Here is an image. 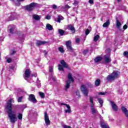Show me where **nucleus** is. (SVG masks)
<instances>
[{"instance_id": "f257e3e1", "label": "nucleus", "mask_w": 128, "mask_h": 128, "mask_svg": "<svg viewBox=\"0 0 128 128\" xmlns=\"http://www.w3.org/2000/svg\"><path fill=\"white\" fill-rule=\"evenodd\" d=\"M12 102H14V99L12 98H11L8 102L6 108L10 121L12 124H14L18 120V118H16V112L12 110Z\"/></svg>"}, {"instance_id": "f03ea898", "label": "nucleus", "mask_w": 128, "mask_h": 128, "mask_svg": "<svg viewBox=\"0 0 128 128\" xmlns=\"http://www.w3.org/2000/svg\"><path fill=\"white\" fill-rule=\"evenodd\" d=\"M118 76H120V72L118 71H114L112 74L107 76L106 79L108 82H110L112 80H114Z\"/></svg>"}, {"instance_id": "7ed1b4c3", "label": "nucleus", "mask_w": 128, "mask_h": 128, "mask_svg": "<svg viewBox=\"0 0 128 128\" xmlns=\"http://www.w3.org/2000/svg\"><path fill=\"white\" fill-rule=\"evenodd\" d=\"M88 86H89V88H92V84H89V86L88 85V84H86V86L82 85L80 88L81 91L82 92V94L86 96H87L88 94V89L86 88Z\"/></svg>"}, {"instance_id": "20e7f679", "label": "nucleus", "mask_w": 128, "mask_h": 128, "mask_svg": "<svg viewBox=\"0 0 128 128\" xmlns=\"http://www.w3.org/2000/svg\"><path fill=\"white\" fill-rule=\"evenodd\" d=\"M90 108H91V112H92V114H98V110L94 108V98L93 97H90Z\"/></svg>"}, {"instance_id": "39448f33", "label": "nucleus", "mask_w": 128, "mask_h": 128, "mask_svg": "<svg viewBox=\"0 0 128 128\" xmlns=\"http://www.w3.org/2000/svg\"><path fill=\"white\" fill-rule=\"evenodd\" d=\"M60 63L62 65L59 64L58 66V70H60V72H62V71L64 72V68H68V64H66V62H64V60H61L60 62Z\"/></svg>"}, {"instance_id": "423d86ee", "label": "nucleus", "mask_w": 128, "mask_h": 128, "mask_svg": "<svg viewBox=\"0 0 128 128\" xmlns=\"http://www.w3.org/2000/svg\"><path fill=\"white\" fill-rule=\"evenodd\" d=\"M74 78H72V74L69 73L68 74V80L66 82V86L65 90H66L68 88H70V84H72V82H74Z\"/></svg>"}, {"instance_id": "0eeeda50", "label": "nucleus", "mask_w": 128, "mask_h": 128, "mask_svg": "<svg viewBox=\"0 0 128 128\" xmlns=\"http://www.w3.org/2000/svg\"><path fill=\"white\" fill-rule=\"evenodd\" d=\"M104 64H110L112 62V58H110V54H106L104 56Z\"/></svg>"}, {"instance_id": "6e6552de", "label": "nucleus", "mask_w": 128, "mask_h": 128, "mask_svg": "<svg viewBox=\"0 0 128 128\" xmlns=\"http://www.w3.org/2000/svg\"><path fill=\"white\" fill-rule=\"evenodd\" d=\"M66 46L67 48V49L69 52H74V50L72 48V42L68 40L66 42Z\"/></svg>"}, {"instance_id": "1a4fd4ad", "label": "nucleus", "mask_w": 128, "mask_h": 128, "mask_svg": "<svg viewBox=\"0 0 128 128\" xmlns=\"http://www.w3.org/2000/svg\"><path fill=\"white\" fill-rule=\"evenodd\" d=\"M36 3H31L30 4L25 6V8L26 10L30 12L32 10H34V8L36 6Z\"/></svg>"}, {"instance_id": "9d476101", "label": "nucleus", "mask_w": 128, "mask_h": 128, "mask_svg": "<svg viewBox=\"0 0 128 128\" xmlns=\"http://www.w3.org/2000/svg\"><path fill=\"white\" fill-rule=\"evenodd\" d=\"M28 100L30 102H33V104H36L38 102V101L36 100V96L34 95L31 94L28 96Z\"/></svg>"}, {"instance_id": "9b49d317", "label": "nucleus", "mask_w": 128, "mask_h": 128, "mask_svg": "<svg viewBox=\"0 0 128 128\" xmlns=\"http://www.w3.org/2000/svg\"><path fill=\"white\" fill-rule=\"evenodd\" d=\"M44 120L46 126H49V124H50V118H48V116L46 112L44 113Z\"/></svg>"}, {"instance_id": "f8f14e48", "label": "nucleus", "mask_w": 128, "mask_h": 128, "mask_svg": "<svg viewBox=\"0 0 128 128\" xmlns=\"http://www.w3.org/2000/svg\"><path fill=\"white\" fill-rule=\"evenodd\" d=\"M110 102L111 104V106L112 110H114V112H118V106L114 102L112 101H110Z\"/></svg>"}, {"instance_id": "ddd939ff", "label": "nucleus", "mask_w": 128, "mask_h": 128, "mask_svg": "<svg viewBox=\"0 0 128 128\" xmlns=\"http://www.w3.org/2000/svg\"><path fill=\"white\" fill-rule=\"evenodd\" d=\"M25 76L24 78V80H28V78H30V70L27 69L26 71H25Z\"/></svg>"}, {"instance_id": "4468645a", "label": "nucleus", "mask_w": 128, "mask_h": 128, "mask_svg": "<svg viewBox=\"0 0 128 128\" xmlns=\"http://www.w3.org/2000/svg\"><path fill=\"white\" fill-rule=\"evenodd\" d=\"M48 44V42L38 40L36 41V45L37 46H42V44Z\"/></svg>"}, {"instance_id": "2eb2a0df", "label": "nucleus", "mask_w": 128, "mask_h": 128, "mask_svg": "<svg viewBox=\"0 0 128 128\" xmlns=\"http://www.w3.org/2000/svg\"><path fill=\"white\" fill-rule=\"evenodd\" d=\"M69 8H70V6L68 5V4H66L64 6H62V8H61V10H62L63 12H66L68 10Z\"/></svg>"}, {"instance_id": "dca6fc26", "label": "nucleus", "mask_w": 128, "mask_h": 128, "mask_svg": "<svg viewBox=\"0 0 128 128\" xmlns=\"http://www.w3.org/2000/svg\"><path fill=\"white\" fill-rule=\"evenodd\" d=\"M67 28L68 30H71L72 34H74V32H76V30L74 29V27L72 25H68L67 26Z\"/></svg>"}, {"instance_id": "f3484780", "label": "nucleus", "mask_w": 128, "mask_h": 128, "mask_svg": "<svg viewBox=\"0 0 128 128\" xmlns=\"http://www.w3.org/2000/svg\"><path fill=\"white\" fill-rule=\"evenodd\" d=\"M122 112L124 113L126 116L128 117V110L124 106L122 107Z\"/></svg>"}, {"instance_id": "a211bd4d", "label": "nucleus", "mask_w": 128, "mask_h": 128, "mask_svg": "<svg viewBox=\"0 0 128 128\" xmlns=\"http://www.w3.org/2000/svg\"><path fill=\"white\" fill-rule=\"evenodd\" d=\"M12 0L14 2L15 6H20V2H24V0H16V1H14V0Z\"/></svg>"}, {"instance_id": "6ab92c4d", "label": "nucleus", "mask_w": 128, "mask_h": 128, "mask_svg": "<svg viewBox=\"0 0 128 128\" xmlns=\"http://www.w3.org/2000/svg\"><path fill=\"white\" fill-rule=\"evenodd\" d=\"M116 26L118 28V30H120V26H122V23L118 21V20H116Z\"/></svg>"}, {"instance_id": "aec40b11", "label": "nucleus", "mask_w": 128, "mask_h": 128, "mask_svg": "<svg viewBox=\"0 0 128 128\" xmlns=\"http://www.w3.org/2000/svg\"><path fill=\"white\" fill-rule=\"evenodd\" d=\"M16 30V26H12L10 28V34H14V32Z\"/></svg>"}, {"instance_id": "412c9836", "label": "nucleus", "mask_w": 128, "mask_h": 128, "mask_svg": "<svg viewBox=\"0 0 128 128\" xmlns=\"http://www.w3.org/2000/svg\"><path fill=\"white\" fill-rule=\"evenodd\" d=\"M98 100L100 104V108H102V105L104 104V100H102V99L101 98H98Z\"/></svg>"}, {"instance_id": "4be33fe9", "label": "nucleus", "mask_w": 128, "mask_h": 128, "mask_svg": "<svg viewBox=\"0 0 128 128\" xmlns=\"http://www.w3.org/2000/svg\"><path fill=\"white\" fill-rule=\"evenodd\" d=\"M101 128H110L106 124L104 123V122H101Z\"/></svg>"}, {"instance_id": "5701e85b", "label": "nucleus", "mask_w": 128, "mask_h": 128, "mask_svg": "<svg viewBox=\"0 0 128 128\" xmlns=\"http://www.w3.org/2000/svg\"><path fill=\"white\" fill-rule=\"evenodd\" d=\"M32 16L33 18H34V20H40V17L38 14H34Z\"/></svg>"}, {"instance_id": "b1692460", "label": "nucleus", "mask_w": 128, "mask_h": 128, "mask_svg": "<svg viewBox=\"0 0 128 128\" xmlns=\"http://www.w3.org/2000/svg\"><path fill=\"white\" fill-rule=\"evenodd\" d=\"M46 28H48V30H52L54 29L52 26V25L50 24H47L46 26Z\"/></svg>"}, {"instance_id": "393cba45", "label": "nucleus", "mask_w": 128, "mask_h": 128, "mask_svg": "<svg viewBox=\"0 0 128 128\" xmlns=\"http://www.w3.org/2000/svg\"><path fill=\"white\" fill-rule=\"evenodd\" d=\"M110 26V20H108L105 23L103 24V28H106Z\"/></svg>"}, {"instance_id": "a878e982", "label": "nucleus", "mask_w": 128, "mask_h": 128, "mask_svg": "<svg viewBox=\"0 0 128 128\" xmlns=\"http://www.w3.org/2000/svg\"><path fill=\"white\" fill-rule=\"evenodd\" d=\"M64 20V17L62 16H58L57 18V22H60V20Z\"/></svg>"}, {"instance_id": "bb28decb", "label": "nucleus", "mask_w": 128, "mask_h": 128, "mask_svg": "<svg viewBox=\"0 0 128 128\" xmlns=\"http://www.w3.org/2000/svg\"><path fill=\"white\" fill-rule=\"evenodd\" d=\"M58 34H60V36H64V31L62 29H59L58 30Z\"/></svg>"}, {"instance_id": "cd10ccee", "label": "nucleus", "mask_w": 128, "mask_h": 128, "mask_svg": "<svg viewBox=\"0 0 128 128\" xmlns=\"http://www.w3.org/2000/svg\"><path fill=\"white\" fill-rule=\"evenodd\" d=\"M102 57H97L94 59L95 62H100L102 60Z\"/></svg>"}, {"instance_id": "c85d7f7f", "label": "nucleus", "mask_w": 128, "mask_h": 128, "mask_svg": "<svg viewBox=\"0 0 128 128\" xmlns=\"http://www.w3.org/2000/svg\"><path fill=\"white\" fill-rule=\"evenodd\" d=\"M100 79H98V80H96L95 85L96 86H100Z\"/></svg>"}, {"instance_id": "c756f323", "label": "nucleus", "mask_w": 128, "mask_h": 128, "mask_svg": "<svg viewBox=\"0 0 128 128\" xmlns=\"http://www.w3.org/2000/svg\"><path fill=\"white\" fill-rule=\"evenodd\" d=\"M18 118L20 120H22V113L18 114Z\"/></svg>"}, {"instance_id": "7c9ffc66", "label": "nucleus", "mask_w": 128, "mask_h": 128, "mask_svg": "<svg viewBox=\"0 0 128 128\" xmlns=\"http://www.w3.org/2000/svg\"><path fill=\"white\" fill-rule=\"evenodd\" d=\"M98 38H100V36L98 35L94 36V42H98Z\"/></svg>"}, {"instance_id": "2f4dec72", "label": "nucleus", "mask_w": 128, "mask_h": 128, "mask_svg": "<svg viewBox=\"0 0 128 128\" xmlns=\"http://www.w3.org/2000/svg\"><path fill=\"white\" fill-rule=\"evenodd\" d=\"M49 72L52 74V72H54V66H50L49 68Z\"/></svg>"}, {"instance_id": "473e14b6", "label": "nucleus", "mask_w": 128, "mask_h": 128, "mask_svg": "<svg viewBox=\"0 0 128 128\" xmlns=\"http://www.w3.org/2000/svg\"><path fill=\"white\" fill-rule=\"evenodd\" d=\"M73 4H74L75 6H78V1H76V0H74Z\"/></svg>"}, {"instance_id": "72a5a7b5", "label": "nucleus", "mask_w": 128, "mask_h": 128, "mask_svg": "<svg viewBox=\"0 0 128 128\" xmlns=\"http://www.w3.org/2000/svg\"><path fill=\"white\" fill-rule=\"evenodd\" d=\"M60 104L61 106H66L67 108H70V106L68 104H66L64 103H61Z\"/></svg>"}, {"instance_id": "f704fd0d", "label": "nucleus", "mask_w": 128, "mask_h": 128, "mask_svg": "<svg viewBox=\"0 0 128 128\" xmlns=\"http://www.w3.org/2000/svg\"><path fill=\"white\" fill-rule=\"evenodd\" d=\"M39 95L42 98H44V94L42 92H39Z\"/></svg>"}, {"instance_id": "c9c22d12", "label": "nucleus", "mask_w": 128, "mask_h": 128, "mask_svg": "<svg viewBox=\"0 0 128 128\" xmlns=\"http://www.w3.org/2000/svg\"><path fill=\"white\" fill-rule=\"evenodd\" d=\"M58 50H59V52H64V48H62V47H59L58 48Z\"/></svg>"}, {"instance_id": "e433bc0d", "label": "nucleus", "mask_w": 128, "mask_h": 128, "mask_svg": "<svg viewBox=\"0 0 128 128\" xmlns=\"http://www.w3.org/2000/svg\"><path fill=\"white\" fill-rule=\"evenodd\" d=\"M37 86H38V88H40V86H42V85H40V81L38 80Z\"/></svg>"}, {"instance_id": "4c0bfd02", "label": "nucleus", "mask_w": 128, "mask_h": 128, "mask_svg": "<svg viewBox=\"0 0 128 128\" xmlns=\"http://www.w3.org/2000/svg\"><path fill=\"white\" fill-rule=\"evenodd\" d=\"M22 98H24V96H20L18 98V102H22Z\"/></svg>"}, {"instance_id": "58836bf2", "label": "nucleus", "mask_w": 128, "mask_h": 128, "mask_svg": "<svg viewBox=\"0 0 128 128\" xmlns=\"http://www.w3.org/2000/svg\"><path fill=\"white\" fill-rule=\"evenodd\" d=\"M80 38H76V44H80Z\"/></svg>"}, {"instance_id": "ea45409f", "label": "nucleus", "mask_w": 128, "mask_h": 128, "mask_svg": "<svg viewBox=\"0 0 128 128\" xmlns=\"http://www.w3.org/2000/svg\"><path fill=\"white\" fill-rule=\"evenodd\" d=\"M65 112L66 114H68V113L72 112V110H70V108H68V110H65Z\"/></svg>"}, {"instance_id": "a19ab883", "label": "nucleus", "mask_w": 128, "mask_h": 128, "mask_svg": "<svg viewBox=\"0 0 128 128\" xmlns=\"http://www.w3.org/2000/svg\"><path fill=\"white\" fill-rule=\"evenodd\" d=\"M90 30L88 29H86L85 32L86 36H88V34H90Z\"/></svg>"}, {"instance_id": "79ce46f5", "label": "nucleus", "mask_w": 128, "mask_h": 128, "mask_svg": "<svg viewBox=\"0 0 128 128\" xmlns=\"http://www.w3.org/2000/svg\"><path fill=\"white\" fill-rule=\"evenodd\" d=\"M50 80H52L54 82L56 81V77L54 76H52L50 77Z\"/></svg>"}, {"instance_id": "37998d69", "label": "nucleus", "mask_w": 128, "mask_h": 128, "mask_svg": "<svg viewBox=\"0 0 128 128\" xmlns=\"http://www.w3.org/2000/svg\"><path fill=\"white\" fill-rule=\"evenodd\" d=\"M52 8L54 10H56V8H58V6H56V4H53L52 6Z\"/></svg>"}, {"instance_id": "c03bdc74", "label": "nucleus", "mask_w": 128, "mask_h": 128, "mask_svg": "<svg viewBox=\"0 0 128 128\" xmlns=\"http://www.w3.org/2000/svg\"><path fill=\"white\" fill-rule=\"evenodd\" d=\"M19 108L21 110H24L26 108V106H20V107H19Z\"/></svg>"}, {"instance_id": "a18cd8bd", "label": "nucleus", "mask_w": 128, "mask_h": 128, "mask_svg": "<svg viewBox=\"0 0 128 128\" xmlns=\"http://www.w3.org/2000/svg\"><path fill=\"white\" fill-rule=\"evenodd\" d=\"M63 128H72V127H70V126H68V125H64L63 126Z\"/></svg>"}, {"instance_id": "49530a36", "label": "nucleus", "mask_w": 128, "mask_h": 128, "mask_svg": "<svg viewBox=\"0 0 128 128\" xmlns=\"http://www.w3.org/2000/svg\"><path fill=\"white\" fill-rule=\"evenodd\" d=\"M126 28H128V25L125 24L124 25V26H123V30H126Z\"/></svg>"}, {"instance_id": "de8ad7c7", "label": "nucleus", "mask_w": 128, "mask_h": 128, "mask_svg": "<svg viewBox=\"0 0 128 128\" xmlns=\"http://www.w3.org/2000/svg\"><path fill=\"white\" fill-rule=\"evenodd\" d=\"M6 62L8 64H10V62H12V58H8V59H7Z\"/></svg>"}, {"instance_id": "09e8293b", "label": "nucleus", "mask_w": 128, "mask_h": 128, "mask_svg": "<svg viewBox=\"0 0 128 128\" xmlns=\"http://www.w3.org/2000/svg\"><path fill=\"white\" fill-rule=\"evenodd\" d=\"M98 94L100 96H104V94H106V93L101 92H99Z\"/></svg>"}, {"instance_id": "8fccbe9b", "label": "nucleus", "mask_w": 128, "mask_h": 128, "mask_svg": "<svg viewBox=\"0 0 128 128\" xmlns=\"http://www.w3.org/2000/svg\"><path fill=\"white\" fill-rule=\"evenodd\" d=\"M46 20H50V16H46Z\"/></svg>"}, {"instance_id": "3c124183", "label": "nucleus", "mask_w": 128, "mask_h": 128, "mask_svg": "<svg viewBox=\"0 0 128 128\" xmlns=\"http://www.w3.org/2000/svg\"><path fill=\"white\" fill-rule=\"evenodd\" d=\"M76 94L78 96H80V92L76 91Z\"/></svg>"}, {"instance_id": "603ef678", "label": "nucleus", "mask_w": 128, "mask_h": 128, "mask_svg": "<svg viewBox=\"0 0 128 128\" xmlns=\"http://www.w3.org/2000/svg\"><path fill=\"white\" fill-rule=\"evenodd\" d=\"M88 50H84V54H88Z\"/></svg>"}, {"instance_id": "864d4df0", "label": "nucleus", "mask_w": 128, "mask_h": 128, "mask_svg": "<svg viewBox=\"0 0 128 128\" xmlns=\"http://www.w3.org/2000/svg\"><path fill=\"white\" fill-rule=\"evenodd\" d=\"M16 54V51L15 50H12V52H10V54Z\"/></svg>"}, {"instance_id": "5fc2aeb1", "label": "nucleus", "mask_w": 128, "mask_h": 128, "mask_svg": "<svg viewBox=\"0 0 128 128\" xmlns=\"http://www.w3.org/2000/svg\"><path fill=\"white\" fill-rule=\"evenodd\" d=\"M89 3L90 4H94V0H89Z\"/></svg>"}, {"instance_id": "6e6d98bb", "label": "nucleus", "mask_w": 128, "mask_h": 128, "mask_svg": "<svg viewBox=\"0 0 128 128\" xmlns=\"http://www.w3.org/2000/svg\"><path fill=\"white\" fill-rule=\"evenodd\" d=\"M44 56H46V54H48V52H46V51L44 50Z\"/></svg>"}, {"instance_id": "4d7b16f0", "label": "nucleus", "mask_w": 128, "mask_h": 128, "mask_svg": "<svg viewBox=\"0 0 128 128\" xmlns=\"http://www.w3.org/2000/svg\"><path fill=\"white\" fill-rule=\"evenodd\" d=\"M32 76H36V74H32Z\"/></svg>"}, {"instance_id": "13d9d810", "label": "nucleus", "mask_w": 128, "mask_h": 128, "mask_svg": "<svg viewBox=\"0 0 128 128\" xmlns=\"http://www.w3.org/2000/svg\"><path fill=\"white\" fill-rule=\"evenodd\" d=\"M117 2H122V0H117Z\"/></svg>"}, {"instance_id": "bf43d9fd", "label": "nucleus", "mask_w": 128, "mask_h": 128, "mask_svg": "<svg viewBox=\"0 0 128 128\" xmlns=\"http://www.w3.org/2000/svg\"><path fill=\"white\" fill-rule=\"evenodd\" d=\"M126 24L128 25V21H127Z\"/></svg>"}, {"instance_id": "052dcab7", "label": "nucleus", "mask_w": 128, "mask_h": 128, "mask_svg": "<svg viewBox=\"0 0 128 128\" xmlns=\"http://www.w3.org/2000/svg\"><path fill=\"white\" fill-rule=\"evenodd\" d=\"M16 108H18V106H15Z\"/></svg>"}, {"instance_id": "680f3d73", "label": "nucleus", "mask_w": 128, "mask_h": 128, "mask_svg": "<svg viewBox=\"0 0 128 128\" xmlns=\"http://www.w3.org/2000/svg\"><path fill=\"white\" fill-rule=\"evenodd\" d=\"M12 20L11 19V20Z\"/></svg>"}]
</instances>
